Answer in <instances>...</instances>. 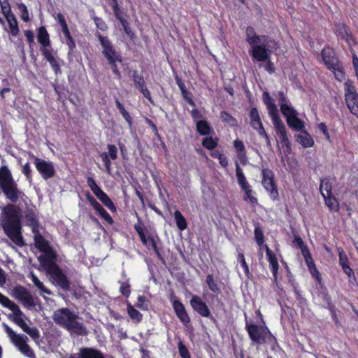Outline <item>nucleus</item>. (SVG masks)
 Masks as SVG:
<instances>
[{
	"mask_svg": "<svg viewBox=\"0 0 358 358\" xmlns=\"http://www.w3.org/2000/svg\"><path fill=\"white\" fill-rule=\"evenodd\" d=\"M24 34L29 47L31 48L35 43L34 32L31 30H25Z\"/></svg>",
	"mask_w": 358,
	"mask_h": 358,
	"instance_id": "338daca9",
	"label": "nucleus"
},
{
	"mask_svg": "<svg viewBox=\"0 0 358 358\" xmlns=\"http://www.w3.org/2000/svg\"><path fill=\"white\" fill-rule=\"evenodd\" d=\"M266 253L268 261L269 262L271 270L273 273V275L275 276L279 268L276 255L268 246H266Z\"/></svg>",
	"mask_w": 358,
	"mask_h": 358,
	"instance_id": "c85d7f7f",
	"label": "nucleus"
},
{
	"mask_svg": "<svg viewBox=\"0 0 358 358\" xmlns=\"http://www.w3.org/2000/svg\"><path fill=\"white\" fill-rule=\"evenodd\" d=\"M0 187L5 196L13 203H8L2 209V229L13 243L22 247L24 245L22 236V210L14 203L25 194L18 188L7 166L0 167Z\"/></svg>",
	"mask_w": 358,
	"mask_h": 358,
	"instance_id": "f257e3e1",
	"label": "nucleus"
},
{
	"mask_svg": "<svg viewBox=\"0 0 358 358\" xmlns=\"http://www.w3.org/2000/svg\"><path fill=\"white\" fill-rule=\"evenodd\" d=\"M331 70L334 71L335 78L338 80L341 81L344 79L345 73L343 72V67L341 65V64H338V65H336V66L331 68Z\"/></svg>",
	"mask_w": 358,
	"mask_h": 358,
	"instance_id": "13d9d810",
	"label": "nucleus"
},
{
	"mask_svg": "<svg viewBox=\"0 0 358 358\" xmlns=\"http://www.w3.org/2000/svg\"><path fill=\"white\" fill-rule=\"evenodd\" d=\"M345 101L350 112L358 117V93L353 81L347 80L344 83Z\"/></svg>",
	"mask_w": 358,
	"mask_h": 358,
	"instance_id": "1a4fd4ad",
	"label": "nucleus"
},
{
	"mask_svg": "<svg viewBox=\"0 0 358 358\" xmlns=\"http://www.w3.org/2000/svg\"><path fill=\"white\" fill-rule=\"evenodd\" d=\"M148 241L150 242L151 247L153 249V250H154L155 255H157V257H158V259L164 263V257L157 246V242H156L155 238L152 235L148 236L147 237V243Z\"/></svg>",
	"mask_w": 358,
	"mask_h": 358,
	"instance_id": "8fccbe9b",
	"label": "nucleus"
},
{
	"mask_svg": "<svg viewBox=\"0 0 358 358\" xmlns=\"http://www.w3.org/2000/svg\"><path fill=\"white\" fill-rule=\"evenodd\" d=\"M255 238L258 245L261 246L264 243V236L263 231L259 224H255Z\"/></svg>",
	"mask_w": 358,
	"mask_h": 358,
	"instance_id": "603ef678",
	"label": "nucleus"
},
{
	"mask_svg": "<svg viewBox=\"0 0 358 358\" xmlns=\"http://www.w3.org/2000/svg\"><path fill=\"white\" fill-rule=\"evenodd\" d=\"M30 278L34 283V285L43 293H45L48 294H51V291L48 289L43 283L40 281V280L37 278V276L33 273H30Z\"/></svg>",
	"mask_w": 358,
	"mask_h": 358,
	"instance_id": "a18cd8bd",
	"label": "nucleus"
},
{
	"mask_svg": "<svg viewBox=\"0 0 358 358\" xmlns=\"http://www.w3.org/2000/svg\"><path fill=\"white\" fill-rule=\"evenodd\" d=\"M127 313L129 317L136 322H141L143 320V315L136 310L131 303L127 304Z\"/></svg>",
	"mask_w": 358,
	"mask_h": 358,
	"instance_id": "79ce46f5",
	"label": "nucleus"
},
{
	"mask_svg": "<svg viewBox=\"0 0 358 358\" xmlns=\"http://www.w3.org/2000/svg\"><path fill=\"white\" fill-rule=\"evenodd\" d=\"M10 30V34L12 36L16 37L20 33V28L18 22L14 14L5 17Z\"/></svg>",
	"mask_w": 358,
	"mask_h": 358,
	"instance_id": "7c9ffc66",
	"label": "nucleus"
},
{
	"mask_svg": "<svg viewBox=\"0 0 358 358\" xmlns=\"http://www.w3.org/2000/svg\"><path fill=\"white\" fill-rule=\"evenodd\" d=\"M245 330L250 340L256 344H268L272 350H274L275 346L278 344L275 337L266 326L250 323L246 320Z\"/></svg>",
	"mask_w": 358,
	"mask_h": 358,
	"instance_id": "423d86ee",
	"label": "nucleus"
},
{
	"mask_svg": "<svg viewBox=\"0 0 358 358\" xmlns=\"http://www.w3.org/2000/svg\"><path fill=\"white\" fill-rule=\"evenodd\" d=\"M237 261L241 264V267L243 268L245 275L248 278H250L252 274L250 272L249 266L246 263L245 256L243 253H239L237 257Z\"/></svg>",
	"mask_w": 358,
	"mask_h": 358,
	"instance_id": "864d4df0",
	"label": "nucleus"
},
{
	"mask_svg": "<svg viewBox=\"0 0 358 358\" xmlns=\"http://www.w3.org/2000/svg\"><path fill=\"white\" fill-rule=\"evenodd\" d=\"M278 97L281 113L286 117L288 127L291 128V106L287 105L286 97L282 92H278Z\"/></svg>",
	"mask_w": 358,
	"mask_h": 358,
	"instance_id": "393cba45",
	"label": "nucleus"
},
{
	"mask_svg": "<svg viewBox=\"0 0 358 358\" xmlns=\"http://www.w3.org/2000/svg\"><path fill=\"white\" fill-rule=\"evenodd\" d=\"M298 113L292 108V129L296 131L305 130V122L297 117Z\"/></svg>",
	"mask_w": 358,
	"mask_h": 358,
	"instance_id": "37998d69",
	"label": "nucleus"
},
{
	"mask_svg": "<svg viewBox=\"0 0 358 358\" xmlns=\"http://www.w3.org/2000/svg\"><path fill=\"white\" fill-rule=\"evenodd\" d=\"M123 27L125 34L129 37L131 40H134L136 38L135 33L131 30L129 22L124 20L120 23Z\"/></svg>",
	"mask_w": 358,
	"mask_h": 358,
	"instance_id": "4d7b16f0",
	"label": "nucleus"
},
{
	"mask_svg": "<svg viewBox=\"0 0 358 358\" xmlns=\"http://www.w3.org/2000/svg\"><path fill=\"white\" fill-rule=\"evenodd\" d=\"M295 141L301 145L304 148L313 147L314 140L309 133L306 130L301 131L299 134L294 135Z\"/></svg>",
	"mask_w": 358,
	"mask_h": 358,
	"instance_id": "a878e982",
	"label": "nucleus"
},
{
	"mask_svg": "<svg viewBox=\"0 0 358 358\" xmlns=\"http://www.w3.org/2000/svg\"><path fill=\"white\" fill-rule=\"evenodd\" d=\"M192 308L199 315L203 317L209 318L213 323L216 322L215 318L211 315L210 310L207 304L198 295H193L190 299Z\"/></svg>",
	"mask_w": 358,
	"mask_h": 358,
	"instance_id": "2eb2a0df",
	"label": "nucleus"
},
{
	"mask_svg": "<svg viewBox=\"0 0 358 358\" xmlns=\"http://www.w3.org/2000/svg\"><path fill=\"white\" fill-rule=\"evenodd\" d=\"M234 147L236 149L237 157L241 163L245 166L247 164L248 159L247 157V152L243 141L236 139L234 141Z\"/></svg>",
	"mask_w": 358,
	"mask_h": 358,
	"instance_id": "cd10ccee",
	"label": "nucleus"
},
{
	"mask_svg": "<svg viewBox=\"0 0 358 358\" xmlns=\"http://www.w3.org/2000/svg\"><path fill=\"white\" fill-rule=\"evenodd\" d=\"M340 257V264H341L343 271L346 274L348 275H350V273L352 272V269L349 267V266L347 264V257L345 255H342L341 253L339 254Z\"/></svg>",
	"mask_w": 358,
	"mask_h": 358,
	"instance_id": "e2e57ef3",
	"label": "nucleus"
},
{
	"mask_svg": "<svg viewBox=\"0 0 358 358\" xmlns=\"http://www.w3.org/2000/svg\"><path fill=\"white\" fill-rule=\"evenodd\" d=\"M134 85L141 93L152 104H154V101L151 96V93L146 86V83L142 75H139L136 71L133 73Z\"/></svg>",
	"mask_w": 358,
	"mask_h": 358,
	"instance_id": "6ab92c4d",
	"label": "nucleus"
},
{
	"mask_svg": "<svg viewBox=\"0 0 358 358\" xmlns=\"http://www.w3.org/2000/svg\"><path fill=\"white\" fill-rule=\"evenodd\" d=\"M108 152H102L100 157L103 162L106 171L110 173L111 170V160H115L117 158V148L115 145L108 144Z\"/></svg>",
	"mask_w": 358,
	"mask_h": 358,
	"instance_id": "aec40b11",
	"label": "nucleus"
},
{
	"mask_svg": "<svg viewBox=\"0 0 358 358\" xmlns=\"http://www.w3.org/2000/svg\"><path fill=\"white\" fill-rule=\"evenodd\" d=\"M172 307L180 322L185 327H188L191 323V319L184 304L179 299H175L172 301Z\"/></svg>",
	"mask_w": 358,
	"mask_h": 358,
	"instance_id": "a211bd4d",
	"label": "nucleus"
},
{
	"mask_svg": "<svg viewBox=\"0 0 358 358\" xmlns=\"http://www.w3.org/2000/svg\"><path fill=\"white\" fill-rule=\"evenodd\" d=\"M16 7L20 13L21 20L24 22H29L30 17L27 6L24 3H17Z\"/></svg>",
	"mask_w": 358,
	"mask_h": 358,
	"instance_id": "de8ad7c7",
	"label": "nucleus"
},
{
	"mask_svg": "<svg viewBox=\"0 0 358 358\" xmlns=\"http://www.w3.org/2000/svg\"><path fill=\"white\" fill-rule=\"evenodd\" d=\"M96 37L102 48V55L108 61L115 78L117 80L122 78V74L118 69L117 64H122L123 58L121 53L116 50L110 39L97 33Z\"/></svg>",
	"mask_w": 358,
	"mask_h": 358,
	"instance_id": "39448f33",
	"label": "nucleus"
},
{
	"mask_svg": "<svg viewBox=\"0 0 358 358\" xmlns=\"http://www.w3.org/2000/svg\"><path fill=\"white\" fill-rule=\"evenodd\" d=\"M250 119V125L251 127L257 131L259 135L264 138L267 142H269V136L266 134L260 116L259 115L258 110L257 108L254 107L250 109V113H249Z\"/></svg>",
	"mask_w": 358,
	"mask_h": 358,
	"instance_id": "f3484780",
	"label": "nucleus"
},
{
	"mask_svg": "<svg viewBox=\"0 0 358 358\" xmlns=\"http://www.w3.org/2000/svg\"><path fill=\"white\" fill-rule=\"evenodd\" d=\"M220 117L222 122L228 124L231 127L238 126V120L227 111H221Z\"/></svg>",
	"mask_w": 358,
	"mask_h": 358,
	"instance_id": "a19ab883",
	"label": "nucleus"
},
{
	"mask_svg": "<svg viewBox=\"0 0 358 358\" xmlns=\"http://www.w3.org/2000/svg\"><path fill=\"white\" fill-rule=\"evenodd\" d=\"M178 352L182 358H191L188 349L181 341L178 343Z\"/></svg>",
	"mask_w": 358,
	"mask_h": 358,
	"instance_id": "0e129e2a",
	"label": "nucleus"
},
{
	"mask_svg": "<svg viewBox=\"0 0 358 358\" xmlns=\"http://www.w3.org/2000/svg\"><path fill=\"white\" fill-rule=\"evenodd\" d=\"M37 40L40 44V51L42 55L50 64L56 76L62 74L59 62L57 58V51L52 48L50 34L45 26H41L37 29Z\"/></svg>",
	"mask_w": 358,
	"mask_h": 358,
	"instance_id": "20e7f679",
	"label": "nucleus"
},
{
	"mask_svg": "<svg viewBox=\"0 0 358 358\" xmlns=\"http://www.w3.org/2000/svg\"><path fill=\"white\" fill-rule=\"evenodd\" d=\"M236 173L237 182L241 189L250 185L243 173L242 169L241 168L238 162H236Z\"/></svg>",
	"mask_w": 358,
	"mask_h": 358,
	"instance_id": "ea45409f",
	"label": "nucleus"
},
{
	"mask_svg": "<svg viewBox=\"0 0 358 358\" xmlns=\"http://www.w3.org/2000/svg\"><path fill=\"white\" fill-rule=\"evenodd\" d=\"M55 261V260H52L51 262H48L43 266H46L48 273L51 276L57 285L64 289H69L70 287V282L66 275L64 273L63 271L59 267Z\"/></svg>",
	"mask_w": 358,
	"mask_h": 358,
	"instance_id": "9d476101",
	"label": "nucleus"
},
{
	"mask_svg": "<svg viewBox=\"0 0 358 358\" xmlns=\"http://www.w3.org/2000/svg\"><path fill=\"white\" fill-rule=\"evenodd\" d=\"M219 138L217 137L206 136L202 139V146L208 150H213L218 145Z\"/></svg>",
	"mask_w": 358,
	"mask_h": 358,
	"instance_id": "c9c22d12",
	"label": "nucleus"
},
{
	"mask_svg": "<svg viewBox=\"0 0 358 358\" xmlns=\"http://www.w3.org/2000/svg\"><path fill=\"white\" fill-rule=\"evenodd\" d=\"M66 44L68 46V55H71L74 53L76 48L75 40L72 36L66 38Z\"/></svg>",
	"mask_w": 358,
	"mask_h": 358,
	"instance_id": "680f3d73",
	"label": "nucleus"
},
{
	"mask_svg": "<svg viewBox=\"0 0 358 358\" xmlns=\"http://www.w3.org/2000/svg\"><path fill=\"white\" fill-rule=\"evenodd\" d=\"M322 56L325 65L329 69H331V68L340 64L334 51L331 48H324L322 52Z\"/></svg>",
	"mask_w": 358,
	"mask_h": 358,
	"instance_id": "b1692460",
	"label": "nucleus"
},
{
	"mask_svg": "<svg viewBox=\"0 0 358 358\" xmlns=\"http://www.w3.org/2000/svg\"><path fill=\"white\" fill-rule=\"evenodd\" d=\"M0 6L4 17L14 14L11 10L8 0H0Z\"/></svg>",
	"mask_w": 358,
	"mask_h": 358,
	"instance_id": "5fc2aeb1",
	"label": "nucleus"
},
{
	"mask_svg": "<svg viewBox=\"0 0 358 358\" xmlns=\"http://www.w3.org/2000/svg\"><path fill=\"white\" fill-rule=\"evenodd\" d=\"M120 287V292L124 296L128 297L131 294V286L127 282H121Z\"/></svg>",
	"mask_w": 358,
	"mask_h": 358,
	"instance_id": "052dcab7",
	"label": "nucleus"
},
{
	"mask_svg": "<svg viewBox=\"0 0 358 358\" xmlns=\"http://www.w3.org/2000/svg\"><path fill=\"white\" fill-rule=\"evenodd\" d=\"M246 41L250 45H253L260 43V38L255 34V29L252 27L246 29Z\"/></svg>",
	"mask_w": 358,
	"mask_h": 358,
	"instance_id": "58836bf2",
	"label": "nucleus"
},
{
	"mask_svg": "<svg viewBox=\"0 0 358 358\" xmlns=\"http://www.w3.org/2000/svg\"><path fill=\"white\" fill-rule=\"evenodd\" d=\"M241 189L244 192L243 200H249L252 205H257L258 203L257 198L253 195L255 192L253 191L250 185L241 188Z\"/></svg>",
	"mask_w": 358,
	"mask_h": 358,
	"instance_id": "e433bc0d",
	"label": "nucleus"
},
{
	"mask_svg": "<svg viewBox=\"0 0 358 358\" xmlns=\"http://www.w3.org/2000/svg\"><path fill=\"white\" fill-rule=\"evenodd\" d=\"M134 229L136 230V231L137 232L142 243L144 245H147V237L144 233V230H143V224L141 223V222H138L137 224H134Z\"/></svg>",
	"mask_w": 358,
	"mask_h": 358,
	"instance_id": "6e6d98bb",
	"label": "nucleus"
},
{
	"mask_svg": "<svg viewBox=\"0 0 358 358\" xmlns=\"http://www.w3.org/2000/svg\"><path fill=\"white\" fill-rule=\"evenodd\" d=\"M181 94L182 98L187 101V103H188V104L193 107L196 106L195 102L192 99V94L187 89H185L181 91Z\"/></svg>",
	"mask_w": 358,
	"mask_h": 358,
	"instance_id": "bf43d9fd",
	"label": "nucleus"
},
{
	"mask_svg": "<svg viewBox=\"0 0 358 358\" xmlns=\"http://www.w3.org/2000/svg\"><path fill=\"white\" fill-rule=\"evenodd\" d=\"M78 355V358H106L99 350L88 347L80 348Z\"/></svg>",
	"mask_w": 358,
	"mask_h": 358,
	"instance_id": "bb28decb",
	"label": "nucleus"
},
{
	"mask_svg": "<svg viewBox=\"0 0 358 358\" xmlns=\"http://www.w3.org/2000/svg\"><path fill=\"white\" fill-rule=\"evenodd\" d=\"M150 301L143 295H140L137 298V302L135 306L141 310L147 311L149 310Z\"/></svg>",
	"mask_w": 358,
	"mask_h": 358,
	"instance_id": "09e8293b",
	"label": "nucleus"
},
{
	"mask_svg": "<svg viewBox=\"0 0 358 358\" xmlns=\"http://www.w3.org/2000/svg\"><path fill=\"white\" fill-rule=\"evenodd\" d=\"M196 130L201 136L209 135L213 131L210 123L205 120L196 122Z\"/></svg>",
	"mask_w": 358,
	"mask_h": 358,
	"instance_id": "c756f323",
	"label": "nucleus"
},
{
	"mask_svg": "<svg viewBox=\"0 0 358 358\" xmlns=\"http://www.w3.org/2000/svg\"><path fill=\"white\" fill-rule=\"evenodd\" d=\"M262 99L272 119L275 133L280 139V144L282 147H285L289 152L290 150V143L287 135L285 126L279 117L278 110L275 103V101L268 92H264Z\"/></svg>",
	"mask_w": 358,
	"mask_h": 358,
	"instance_id": "7ed1b4c3",
	"label": "nucleus"
},
{
	"mask_svg": "<svg viewBox=\"0 0 358 358\" xmlns=\"http://www.w3.org/2000/svg\"><path fill=\"white\" fill-rule=\"evenodd\" d=\"M22 173L26 176V178L28 180H31V169L30 167V164L27 162L22 167Z\"/></svg>",
	"mask_w": 358,
	"mask_h": 358,
	"instance_id": "774afa93",
	"label": "nucleus"
},
{
	"mask_svg": "<svg viewBox=\"0 0 358 358\" xmlns=\"http://www.w3.org/2000/svg\"><path fill=\"white\" fill-rule=\"evenodd\" d=\"M331 183L327 178L321 179L320 190L322 196L331 195Z\"/></svg>",
	"mask_w": 358,
	"mask_h": 358,
	"instance_id": "c03bdc74",
	"label": "nucleus"
},
{
	"mask_svg": "<svg viewBox=\"0 0 358 358\" xmlns=\"http://www.w3.org/2000/svg\"><path fill=\"white\" fill-rule=\"evenodd\" d=\"M325 200V203L327 206L331 210L337 211L338 210L339 204L337 200L331 196V195L329 196H323Z\"/></svg>",
	"mask_w": 358,
	"mask_h": 358,
	"instance_id": "3c124183",
	"label": "nucleus"
},
{
	"mask_svg": "<svg viewBox=\"0 0 358 358\" xmlns=\"http://www.w3.org/2000/svg\"><path fill=\"white\" fill-rule=\"evenodd\" d=\"M115 104L117 108L119 110L123 118L128 123V124L131 126L132 124V117L129 115V112L124 108L122 103L118 99L115 101Z\"/></svg>",
	"mask_w": 358,
	"mask_h": 358,
	"instance_id": "49530a36",
	"label": "nucleus"
},
{
	"mask_svg": "<svg viewBox=\"0 0 358 358\" xmlns=\"http://www.w3.org/2000/svg\"><path fill=\"white\" fill-rule=\"evenodd\" d=\"M0 303L13 312V314L8 315V318L11 321L13 322L19 316H24V313L20 310L18 305L10 300L7 296L3 295L0 299Z\"/></svg>",
	"mask_w": 358,
	"mask_h": 358,
	"instance_id": "412c9836",
	"label": "nucleus"
},
{
	"mask_svg": "<svg viewBox=\"0 0 358 358\" xmlns=\"http://www.w3.org/2000/svg\"><path fill=\"white\" fill-rule=\"evenodd\" d=\"M4 329L11 342L27 357L36 358L34 352L27 344L28 337L24 334H17L8 325L3 324Z\"/></svg>",
	"mask_w": 358,
	"mask_h": 358,
	"instance_id": "0eeeda50",
	"label": "nucleus"
},
{
	"mask_svg": "<svg viewBox=\"0 0 358 358\" xmlns=\"http://www.w3.org/2000/svg\"><path fill=\"white\" fill-rule=\"evenodd\" d=\"M97 199L112 213L117 211L115 205L105 192H103Z\"/></svg>",
	"mask_w": 358,
	"mask_h": 358,
	"instance_id": "f704fd0d",
	"label": "nucleus"
},
{
	"mask_svg": "<svg viewBox=\"0 0 358 358\" xmlns=\"http://www.w3.org/2000/svg\"><path fill=\"white\" fill-rule=\"evenodd\" d=\"M293 236L294 239L292 240V243L294 245L296 249L301 250V252L303 257H304L305 262L310 271V273L318 281H320L321 275L315 266V264L311 257L308 245L298 234H294Z\"/></svg>",
	"mask_w": 358,
	"mask_h": 358,
	"instance_id": "6e6552de",
	"label": "nucleus"
},
{
	"mask_svg": "<svg viewBox=\"0 0 358 358\" xmlns=\"http://www.w3.org/2000/svg\"><path fill=\"white\" fill-rule=\"evenodd\" d=\"M27 224L32 228L34 233L38 231L39 222L38 220L33 211H30L26 214Z\"/></svg>",
	"mask_w": 358,
	"mask_h": 358,
	"instance_id": "72a5a7b5",
	"label": "nucleus"
},
{
	"mask_svg": "<svg viewBox=\"0 0 358 358\" xmlns=\"http://www.w3.org/2000/svg\"><path fill=\"white\" fill-rule=\"evenodd\" d=\"M252 47L251 55L252 58L259 62H264L269 59V53L264 45L255 44Z\"/></svg>",
	"mask_w": 358,
	"mask_h": 358,
	"instance_id": "5701e85b",
	"label": "nucleus"
},
{
	"mask_svg": "<svg viewBox=\"0 0 358 358\" xmlns=\"http://www.w3.org/2000/svg\"><path fill=\"white\" fill-rule=\"evenodd\" d=\"M13 296L20 301L24 307L32 308L36 306L34 299L27 288L16 285L13 289Z\"/></svg>",
	"mask_w": 358,
	"mask_h": 358,
	"instance_id": "4468645a",
	"label": "nucleus"
},
{
	"mask_svg": "<svg viewBox=\"0 0 358 358\" xmlns=\"http://www.w3.org/2000/svg\"><path fill=\"white\" fill-rule=\"evenodd\" d=\"M32 157L34 158V163L36 169L43 179L48 180L55 176L56 171L52 162L44 160L34 155Z\"/></svg>",
	"mask_w": 358,
	"mask_h": 358,
	"instance_id": "ddd939ff",
	"label": "nucleus"
},
{
	"mask_svg": "<svg viewBox=\"0 0 358 358\" xmlns=\"http://www.w3.org/2000/svg\"><path fill=\"white\" fill-rule=\"evenodd\" d=\"M36 248L41 252L44 253L43 257L39 258L40 262L45 265L47 262L56 259V253L50 247L48 241L41 235L38 234L34 238Z\"/></svg>",
	"mask_w": 358,
	"mask_h": 358,
	"instance_id": "f8f14e48",
	"label": "nucleus"
},
{
	"mask_svg": "<svg viewBox=\"0 0 358 358\" xmlns=\"http://www.w3.org/2000/svg\"><path fill=\"white\" fill-rule=\"evenodd\" d=\"M110 6L113 10L115 17L121 23L127 20V15L124 10L119 6L117 0H111Z\"/></svg>",
	"mask_w": 358,
	"mask_h": 358,
	"instance_id": "2f4dec72",
	"label": "nucleus"
},
{
	"mask_svg": "<svg viewBox=\"0 0 358 358\" xmlns=\"http://www.w3.org/2000/svg\"><path fill=\"white\" fill-rule=\"evenodd\" d=\"M94 23L96 26V27L101 31H106L108 29V25L106 23L103 21V20L99 17H95L94 18Z\"/></svg>",
	"mask_w": 358,
	"mask_h": 358,
	"instance_id": "69168bd1",
	"label": "nucleus"
},
{
	"mask_svg": "<svg viewBox=\"0 0 358 358\" xmlns=\"http://www.w3.org/2000/svg\"><path fill=\"white\" fill-rule=\"evenodd\" d=\"M26 316H19L13 322L20 327L23 331L27 333L34 340H38L40 338V333L36 327H29L24 321Z\"/></svg>",
	"mask_w": 358,
	"mask_h": 358,
	"instance_id": "4be33fe9",
	"label": "nucleus"
},
{
	"mask_svg": "<svg viewBox=\"0 0 358 358\" xmlns=\"http://www.w3.org/2000/svg\"><path fill=\"white\" fill-rule=\"evenodd\" d=\"M174 220L176 226L180 231H184L187 229V220L180 211L177 210L174 212Z\"/></svg>",
	"mask_w": 358,
	"mask_h": 358,
	"instance_id": "4c0bfd02",
	"label": "nucleus"
},
{
	"mask_svg": "<svg viewBox=\"0 0 358 358\" xmlns=\"http://www.w3.org/2000/svg\"><path fill=\"white\" fill-rule=\"evenodd\" d=\"M262 185L273 201L279 197L275 175L272 170L264 168L262 170Z\"/></svg>",
	"mask_w": 358,
	"mask_h": 358,
	"instance_id": "9b49d317",
	"label": "nucleus"
},
{
	"mask_svg": "<svg viewBox=\"0 0 358 358\" xmlns=\"http://www.w3.org/2000/svg\"><path fill=\"white\" fill-rule=\"evenodd\" d=\"M52 319L58 326L66 329L71 334L82 336L88 334L85 324L78 321L79 316L68 308H62L55 310Z\"/></svg>",
	"mask_w": 358,
	"mask_h": 358,
	"instance_id": "f03ea898",
	"label": "nucleus"
},
{
	"mask_svg": "<svg viewBox=\"0 0 358 358\" xmlns=\"http://www.w3.org/2000/svg\"><path fill=\"white\" fill-rule=\"evenodd\" d=\"M85 197L89 203L95 210L96 213L104 220L108 224H113L114 220L106 210L96 201V199L87 192Z\"/></svg>",
	"mask_w": 358,
	"mask_h": 358,
	"instance_id": "dca6fc26",
	"label": "nucleus"
},
{
	"mask_svg": "<svg viewBox=\"0 0 358 358\" xmlns=\"http://www.w3.org/2000/svg\"><path fill=\"white\" fill-rule=\"evenodd\" d=\"M206 282L209 289L212 291L213 293H215L217 294L221 293L220 287L213 274H208L206 275Z\"/></svg>",
	"mask_w": 358,
	"mask_h": 358,
	"instance_id": "473e14b6",
	"label": "nucleus"
}]
</instances>
